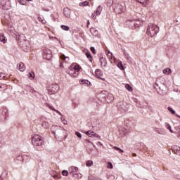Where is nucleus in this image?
I'll return each mask as SVG.
<instances>
[{
    "mask_svg": "<svg viewBox=\"0 0 180 180\" xmlns=\"http://www.w3.org/2000/svg\"><path fill=\"white\" fill-rule=\"evenodd\" d=\"M2 115H3V116H6V117H8V116H9V112L8 111V108H4L3 109Z\"/></svg>",
    "mask_w": 180,
    "mask_h": 180,
    "instance_id": "393cba45",
    "label": "nucleus"
},
{
    "mask_svg": "<svg viewBox=\"0 0 180 180\" xmlns=\"http://www.w3.org/2000/svg\"><path fill=\"white\" fill-rule=\"evenodd\" d=\"M44 106H46V108H49V109H51V110H53V112H56V113H58V115H60V116H63V114H61L60 112V111L56 110V108H54V107L47 103H46L44 104Z\"/></svg>",
    "mask_w": 180,
    "mask_h": 180,
    "instance_id": "4468645a",
    "label": "nucleus"
},
{
    "mask_svg": "<svg viewBox=\"0 0 180 180\" xmlns=\"http://www.w3.org/2000/svg\"><path fill=\"white\" fill-rule=\"evenodd\" d=\"M69 174L72 175V176H75V175H78L79 169L77 167L72 166L68 168Z\"/></svg>",
    "mask_w": 180,
    "mask_h": 180,
    "instance_id": "9d476101",
    "label": "nucleus"
},
{
    "mask_svg": "<svg viewBox=\"0 0 180 180\" xmlns=\"http://www.w3.org/2000/svg\"><path fill=\"white\" fill-rule=\"evenodd\" d=\"M108 165H110L109 168H111V169L113 168V165H112V162H109Z\"/></svg>",
    "mask_w": 180,
    "mask_h": 180,
    "instance_id": "6e6d98bb",
    "label": "nucleus"
},
{
    "mask_svg": "<svg viewBox=\"0 0 180 180\" xmlns=\"http://www.w3.org/2000/svg\"><path fill=\"white\" fill-rule=\"evenodd\" d=\"M77 72H73L74 75H77V77L78 76V73L77 74Z\"/></svg>",
    "mask_w": 180,
    "mask_h": 180,
    "instance_id": "4d7b16f0",
    "label": "nucleus"
},
{
    "mask_svg": "<svg viewBox=\"0 0 180 180\" xmlns=\"http://www.w3.org/2000/svg\"><path fill=\"white\" fill-rule=\"evenodd\" d=\"M65 58H67L65 57V55H61V56H60V59H61V60H65Z\"/></svg>",
    "mask_w": 180,
    "mask_h": 180,
    "instance_id": "603ef678",
    "label": "nucleus"
},
{
    "mask_svg": "<svg viewBox=\"0 0 180 180\" xmlns=\"http://www.w3.org/2000/svg\"><path fill=\"white\" fill-rule=\"evenodd\" d=\"M42 127L47 128L49 127V123L46 121H43L41 123Z\"/></svg>",
    "mask_w": 180,
    "mask_h": 180,
    "instance_id": "c9c22d12",
    "label": "nucleus"
},
{
    "mask_svg": "<svg viewBox=\"0 0 180 180\" xmlns=\"http://www.w3.org/2000/svg\"><path fill=\"white\" fill-rule=\"evenodd\" d=\"M90 50L91 53L96 54V50L95 49V47L94 46L90 47Z\"/></svg>",
    "mask_w": 180,
    "mask_h": 180,
    "instance_id": "79ce46f5",
    "label": "nucleus"
},
{
    "mask_svg": "<svg viewBox=\"0 0 180 180\" xmlns=\"http://www.w3.org/2000/svg\"><path fill=\"white\" fill-rule=\"evenodd\" d=\"M102 6H98L96 11V15L98 16L102 12Z\"/></svg>",
    "mask_w": 180,
    "mask_h": 180,
    "instance_id": "a878e982",
    "label": "nucleus"
},
{
    "mask_svg": "<svg viewBox=\"0 0 180 180\" xmlns=\"http://www.w3.org/2000/svg\"><path fill=\"white\" fill-rule=\"evenodd\" d=\"M12 37H14V39H15V40H18V41H20V35H19V33L14 32V33L12 34Z\"/></svg>",
    "mask_w": 180,
    "mask_h": 180,
    "instance_id": "5701e85b",
    "label": "nucleus"
},
{
    "mask_svg": "<svg viewBox=\"0 0 180 180\" xmlns=\"http://www.w3.org/2000/svg\"><path fill=\"white\" fill-rule=\"evenodd\" d=\"M5 77H6L5 73H3V72L0 73V80L4 79Z\"/></svg>",
    "mask_w": 180,
    "mask_h": 180,
    "instance_id": "37998d69",
    "label": "nucleus"
},
{
    "mask_svg": "<svg viewBox=\"0 0 180 180\" xmlns=\"http://www.w3.org/2000/svg\"><path fill=\"white\" fill-rule=\"evenodd\" d=\"M34 77H35V75H34V72H31L28 73V78L30 79H32V80L34 79Z\"/></svg>",
    "mask_w": 180,
    "mask_h": 180,
    "instance_id": "bb28decb",
    "label": "nucleus"
},
{
    "mask_svg": "<svg viewBox=\"0 0 180 180\" xmlns=\"http://www.w3.org/2000/svg\"><path fill=\"white\" fill-rule=\"evenodd\" d=\"M125 88H126V89H127V91H129V92H131V91H133V88L129 84H127L125 85Z\"/></svg>",
    "mask_w": 180,
    "mask_h": 180,
    "instance_id": "473e14b6",
    "label": "nucleus"
},
{
    "mask_svg": "<svg viewBox=\"0 0 180 180\" xmlns=\"http://www.w3.org/2000/svg\"><path fill=\"white\" fill-rule=\"evenodd\" d=\"M51 176L53 177V179H55L56 180L57 179H60V175L57 173V172H53L51 174Z\"/></svg>",
    "mask_w": 180,
    "mask_h": 180,
    "instance_id": "4be33fe9",
    "label": "nucleus"
},
{
    "mask_svg": "<svg viewBox=\"0 0 180 180\" xmlns=\"http://www.w3.org/2000/svg\"><path fill=\"white\" fill-rule=\"evenodd\" d=\"M66 72H67V74L70 75V77H72V78L77 77V75H74V71L70 70V68L66 70Z\"/></svg>",
    "mask_w": 180,
    "mask_h": 180,
    "instance_id": "aec40b11",
    "label": "nucleus"
},
{
    "mask_svg": "<svg viewBox=\"0 0 180 180\" xmlns=\"http://www.w3.org/2000/svg\"><path fill=\"white\" fill-rule=\"evenodd\" d=\"M17 160H22V161L25 160V155L24 156H18Z\"/></svg>",
    "mask_w": 180,
    "mask_h": 180,
    "instance_id": "de8ad7c7",
    "label": "nucleus"
},
{
    "mask_svg": "<svg viewBox=\"0 0 180 180\" xmlns=\"http://www.w3.org/2000/svg\"><path fill=\"white\" fill-rule=\"evenodd\" d=\"M96 13H94L91 14L92 19H94V20L96 19Z\"/></svg>",
    "mask_w": 180,
    "mask_h": 180,
    "instance_id": "09e8293b",
    "label": "nucleus"
},
{
    "mask_svg": "<svg viewBox=\"0 0 180 180\" xmlns=\"http://www.w3.org/2000/svg\"><path fill=\"white\" fill-rule=\"evenodd\" d=\"M114 150H117V151H120V153H124L123 150L120 149V148H117V146H115Z\"/></svg>",
    "mask_w": 180,
    "mask_h": 180,
    "instance_id": "a18cd8bd",
    "label": "nucleus"
},
{
    "mask_svg": "<svg viewBox=\"0 0 180 180\" xmlns=\"http://www.w3.org/2000/svg\"><path fill=\"white\" fill-rule=\"evenodd\" d=\"M32 143L35 147H40L43 146V138L39 135H34L32 137Z\"/></svg>",
    "mask_w": 180,
    "mask_h": 180,
    "instance_id": "39448f33",
    "label": "nucleus"
},
{
    "mask_svg": "<svg viewBox=\"0 0 180 180\" xmlns=\"http://www.w3.org/2000/svg\"><path fill=\"white\" fill-rule=\"evenodd\" d=\"M63 15L65 18H70V16H71V10L68 8H65L63 9Z\"/></svg>",
    "mask_w": 180,
    "mask_h": 180,
    "instance_id": "dca6fc26",
    "label": "nucleus"
},
{
    "mask_svg": "<svg viewBox=\"0 0 180 180\" xmlns=\"http://www.w3.org/2000/svg\"><path fill=\"white\" fill-rule=\"evenodd\" d=\"M110 53V51H108V54Z\"/></svg>",
    "mask_w": 180,
    "mask_h": 180,
    "instance_id": "69168bd1",
    "label": "nucleus"
},
{
    "mask_svg": "<svg viewBox=\"0 0 180 180\" xmlns=\"http://www.w3.org/2000/svg\"><path fill=\"white\" fill-rule=\"evenodd\" d=\"M111 56H113V53H110Z\"/></svg>",
    "mask_w": 180,
    "mask_h": 180,
    "instance_id": "0e129e2a",
    "label": "nucleus"
},
{
    "mask_svg": "<svg viewBox=\"0 0 180 180\" xmlns=\"http://www.w3.org/2000/svg\"><path fill=\"white\" fill-rule=\"evenodd\" d=\"M117 109L122 113L124 112H127L129 110V108L127 107V103L126 102H120L117 104Z\"/></svg>",
    "mask_w": 180,
    "mask_h": 180,
    "instance_id": "423d86ee",
    "label": "nucleus"
},
{
    "mask_svg": "<svg viewBox=\"0 0 180 180\" xmlns=\"http://www.w3.org/2000/svg\"><path fill=\"white\" fill-rule=\"evenodd\" d=\"M117 67H118V68H120V70H124V68L123 67V64H122V62H120L117 64Z\"/></svg>",
    "mask_w": 180,
    "mask_h": 180,
    "instance_id": "ea45409f",
    "label": "nucleus"
},
{
    "mask_svg": "<svg viewBox=\"0 0 180 180\" xmlns=\"http://www.w3.org/2000/svg\"><path fill=\"white\" fill-rule=\"evenodd\" d=\"M91 131H88L86 132V135L89 136V137H91Z\"/></svg>",
    "mask_w": 180,
    "mask_h": 180,
    "instance_id": "3c124183",
    "label": "nucleus"
},
{
    "mask_svg": "<svg viewBox=\"0 0 180 180\" xmlns=\"http://www.w3.org/2000/svg\"><path fill=\"white\" fill-rule=\"evenodd\" d=\"M30 92H32V94H34V95H37V91H34V89H31V90H30Z\"/></svg>",
    "mask_w": 180,
    "mask_h": 180,
    "instance_id": "49530a36",
    "label": "nucleus"
},
{
    "mask_svg": "<svg viewBox=\"0 0 180 180\" xmlns=\"http://www.w3.org/2000/svg\"><path fill=\"white\" fill-rule=\"evenodd\" d=\"M76 136L79 138V139H82V135L81 134V133L76 131L75 132Z\"/></svg>",
    "mask_w": 180,
    "mask_h": 180,
    "instance_id": "c03bdc74",
    "label": "nucleus"
},
{
    "mask_svg": "<svg viewBox=\"0 0 180 180\" xmlns=\"http://www.w3.org/2000/svg\"><path fill=\"white\" fill-rule=\"evenodd\" d=\"M0 41H1V43H6V41H8V39H6V37H5V35L4 34H0Z\"/></svg>",
    "mask_w": 180,
    "mask_h": 180,
    "instance_id": "b1692460",
    "label": "nucleus"
},
{
    "mask_svg": "<svg viewBox=\"0 0 180 180\" xmlns=\"http://www.w3.org/2000/svg\"><path fill=\"white\" fill-rule=\"evenodd\" d=\"M0 4L3 6V9L6 11L11 9V0H0Z\"/></svg>",
    "mask_w": 180,
    "mask_h": 180,
    "instance_id": "1a4fd4ad",
    "label": "nucleus"
},
{
    "mask_svg": "<svg viewBox=\"0 0 180 180\" xmlns=\"http://www.w3.org/2000/svg\"><path fill=\"white\" fill-rule=\"evenodd\" d=\"M115 13H122L124 12V7L123 6L118 4L114 9Z\"/></svg>",
    "mask_w": 180,
    "mask_h": 180,
    "instance_id": "9b49d317",
    "label": "nucleus"
},
{
    "mask_svg": "<svg viewBox=\"0 0 180 180\" xmlns=\"http://www.w3.org/2000/svg\"><path fill=\"white\" fill-rule=\"evenodd\" d=\"M18 70H19V71H21L22 72H23V71H25V70H26V67H25V64L23 63H19Z\"/></svg>",
    "mask_w": 180,
    "mask_h": 180,
    "instance_id": "412c9836",
    "label": "nucleus"
},
{
    "mask_svg": "<svg viewBox=\"0 0 180 180\" xmlns=\"http://www.w3.org/2000/svg\"><path fill=\"white\" fill-rule=\"evenodd\" d=\"M90 32L93 36H95V37H98V36H99V32L95 27H91L90 29Z\"/></svg>",
    "mask_w": 180,
    "mask_h": 180,
    "instance_id": "f3484780",
    "label": "nucleus"
},
{
    "mask_svg": "<svg viewBox=\"0 0 180 180\" xmlns=\"http://www.w3.org/2000/svg\"><path fill=\"white\" fill-rule=\"evenodd\" d=\"M163 74H165L166 75H169V74H171V69L166 68L163 70Z\"/></svg>",
    "mask_w": 180,
    "mask_h": 180,
    "instance_id": "cd10ccee",
    "label": "nucleus"
},
{
    "mask_svg": "<svg viewBox=\"0 0 180 180\" xmlns=\"http://www.w3.org/2000/svg\"><path fill=\"white\" fill-rule=\"evenodd\" d=\"M125 56H126L127 60H128V61H129V63H131V61H133V59L131 58V57H130V56H129V54L125 53Z\"/></svg>",
    "mask_w": 180,
    "mask_h": 180,
    "instance_id": "e433bc0d",
    "label": "nucleus"
},
{
    "mask_svg": "<svg viewBox=\"0 0 180 180\" xmlns=\"http://www.w3.org/2000/svg\"><path fill=\"white\" fill-rule=\"evenodd\" d=\"M60 27L63 30H65V32H68V30H70V27L67 25H61Z\"/></svg>",
    "mask_w": 180,
    "mask_h": 180,
    "instance_id": "72a5a7b5",
    "label": "nucleus"
},
{
    "mask_svg": "<svg viewBox=\"0 0 180 180\" xmlns=\"http://www.w3.org/2000/svg\"><path fill=\"white\" fill-rule=\"evenodd\" d=\"M166 127L168 129V130H169V129H171V125H169L168 123H166Z\"/></svg>",
    "mask_w": 180,
    "mask_h": 180,
    "instance_id": "864d4df0",
    "label": "nucleus"
},
{
    "mask_svg": "<svg viewBox=\"0 0 180 180\" xmlns=\"http://www.w3.org/2000/svg\"><path fill=\"white\" fill-rule=\"evenodd\" d=\"M79 82L82 85H85L86 84L88 86H89V85H91V82H89L86 79H80Z\"/></svg>",
    "mask_w": 180,
    "mask_h": 180,
    "instance_id": "a211bd4d",
    "label": "nucleus"
},
{
    "mask_svg": "<svg viewBox=\"0 0 180 180\" xmlns=\"http://www.w3.org/2000/svg\"><path fill=\"white\" fill-rule=\"evenodd\" d=\"M136 155H136V153H132V156H133V157H136Z\"/></svg>",
    "mask_w": 180,
    "mask_h": 180,
    "instance_id": "13d9d810",
    "label": "nucleus"
},
{
    "mask_svg": "<svg viewBox=\"0 0 180 180\" xmlns=\"http://www.w3.org/2000/svg\"><path fill=\"white\" fill-rule=\"evenodd\" d=\"M95 74L96 76V78H99V79H102L103 81H105V79H103L102 77H103V72H102V70L100 69H96L95 71Z\"/></svg>",
    "mask_w": 180,
    "mask_h": 180,
    "instance_id": "f8f14e48",
    "label": "nucleus"
},
{
    "mask_svg": "<svg viewBox=\"0 0 180 180\" xmlns=\"http://www.w3.org/2000/svg\"><path fill=\"white\" fill-rule=\"evenodd\" d=\"M5 84H0V88H2Z\"/></svg>",
    "mask_w": 180,
    "mask_h": 180,
    "instance_id": "680f3d73",
    "label": "nucleus"
},
{
    "mask_svg": "<svg viewBox=\"0 0 180 180\" xmlns=\"http://www.w3.org/2000/svg\"><path fill=\"white\" fill-rule=\"evenodd\" d=\"M86 56L90 61H92V55H91V52L89 51L86 52Z\"/></svg>",
    "mask_w": 180,
    "mask_h": 180,
    "instance_id": "2f4dec72",
    "label": "nucleus"
},
{
    "mask_svg": "<svg viewBox=\"0 0 180 180\" xmlns=\"http://www.w3.org/2000/svg\"><path fill=\"white\" fill-rule=\"evenodd\" d=\"M98 96L99 98H103V99H106V96H107L108 98H110V102H112L113 99H115L113 98V95L108 94L107 91H101V94L98 95Z\"/></svg>",
    "mask_w": 180,
    "mask_h": 180,
    "instance_id": "0eeeda50",
    "label": "nucleus"
},
{
    "mask_svg": "<svg viewBox=\"0 0 180 180\" xmlns=\"http://www.w3.org/2000/svg\"><path fill=\"white\" fill-rule=\"evenodd\" d=\"M143 22L141 20H129L127 21V25L131 29H137L140 26H143Z\"/></svg>",
    "mask_w": 180,
    "mask_h": 180,
    "instance_id": "7ed1b4c3",
    "label": "nucleus"
},
{
    "mask_svg": "<svg viewBox=\"0 0 180 180\" xmlns=\"http://www.w3.org/2000/svg\"><path fill=\"white\" fill-rule=\"evenodd\" d=\"M154 89L158 92V94H164L165 90V84L161 82V79H158L154 85Z\"/></svg>",
    "mask_w": 180,
    "mask_h": 180,
    "instance_id": "20e7f679",
    "label": "nucleus"
},
{
    "mask_svg": "<svg viewBox=\"0 0 180 180\" xmlns=\"http://www.w3.org/2000/svg\"><path fill=\"white\" fill-rule=\"evenodd\" d=\"M179 117L180 118V116H179Z\"/></svg>",
    "mask_w": 180,
    "mask_h": 180,
    "instance_id": "774afa93",
    "label": "nucleus"
},
{
    "mask_svg": "<svg viewBox=\"0 0 180 180\" xmlns=\"http://www.w3.org/2000/svg\"><path fill=\"white\" fill-rule=\"evenodd\" d=\"M90 137H96V139H99L101 136L99 134L95 133L94 131H91Z\"/></svg>",
    "mask_w": 180,
    "mask_h": 180,
    "instance_id": "c85d7f7f",
    "label": "nucleus"
},
{
    "mask_svg": "<svg viewBox=\"0 0 180 180\" xmlns=\"http://www.w3.org/2000/svg\"><path fill=\"white\" fill-rule=\"evenodd\" d=\"M169 130H170L171 133H174V131L171 128Z\"/></svg>",
    "mask_w": 180,
    "mask_h": 180,
    "instance_id": "052dcab7",
    "label": "nucleus"
},
{
    "mask_svg": "<svg viewBox=\"0 0 180 180\" xmlns=\"http://www.w3.org/2000/svg\"><path fill=\"white\" fill-rule=\"evenodd\" d=\"M61 120L63 121V124H67V120H65V119L61 117Z\"/></svg>",
    "mask_w": 180,
    "mask_h": 180,
    "instance_id": "8fccbe9b",
    "label": "nucleus"
},
{
    "mask_svg": "<svg viewBox=\"0 0 180 180\" xmlns=\"http://www.w3.org/2000/svg\"><path fill=\"white\" fill-rule=\"evenodd\" d=\"M88 5H89V2H88V1L79 3V6H88Z\"/></svg>",
    "mask_w": 180,
    "mask_h": 180,
    "instance_id": "7c9ffc66",
    "label": "nucleus"
},
{
    "mask_svg": "<svg viewBox=\"0 0 180 180\" xmlns=\"http://www.w3.org/2000/svg\"><path fill=\"white\" fill-rule=\"evenodd\" d=\"M69 70L71 71H74V72H79V70H81V66L79 65H76L74 67L70 66L69 67Z\"/></svg>",
    "mask_w": 180,
    "mask_h": 180,
    "instance_id": "2eb2a0df",
    "label": "nucleus"
},
{
    "mask_svg": "<svg viewBox=\"0 0 180 180\" xmlns=\"http://www.w3.org/2000/svg\"><path fill=\"white\" fill-rule=\"evenodd\" d=\"M168 111L171 112L172 115H175V110H174V109H172V108L168 107Z\"/></svg>",
    "mask_w": 180,
    "mask_h": 180,
    "instance_id": "a19ab883",
    "label": "nucleus"
},
{
    "mask_svg": "<svg viewBox=\"0 0 180 180\" xmlns=\"http://www.w3.org/2000/svg\"><path fill=\"white\" fill-rule=\"evenodd\" d=\"M27 1H32V0H27Z\"/></svg>",
    "mask_w": 180,
    "mask_h": 180,
    "instance_id": "338daca9",
    "label": "nucleus"
},
{
    "mask_svg": "<svg viewBox=\"0 0 180 180\" xmlns=\"http://www.w3.org/2000/svg\"><path fill=\"white\" fill-rule=\"evenodd\" d=\"M63 67V63H60V68H62Z\"/></svg>",
    "mask_w": 180,
    "mask_h": 180,
    "instance_id": "bf43d9fd",
    "label": "nucleus"
},
{
    "mask_svg": "<svg viewBox=\"0 0 180 180\" xmlns=\"http://www.w3.org/2000/svg\"><path fill=\"white\" fill-rule=\"evenodd\" d=\"M107 5L108 6H112L113 5V0H108L107 1Z\"/></svg>",
    "mask_w": 180,
    "mask_h": 180,
    "instance_id": "4c0bfd02",
    "label": "nucleus"
},
{
    "mask_svg": "<svg viewBox=\"0 0 180 180\" xmlns=\"http://www.w3.org/2000/svg\"><path fill=\"white\" fill-rule=\"evenodd\" d=\"M136 2H139V4H143V6H147V1L148 0H136Z\"/></svg>",
    "mask_w": 180,
    "mask_h": 180,
    "instance_id": "c756f323",
    "label": "nucleus"
},
{
    "mask_svg": "<svg viewBox=\"0 0 180 180\" xmlns=\"http://www.w3.org/2000/svg\"><path fill=\"white\" fill-rule=\"evenodd\" d=\"M86 167H92L94 165V162L92 160H89L86 163Z\"/></svg>",
    "mask_w": 180,
    "mask_h": 180,
    "instance_id": "f704fd0d",
    "label": "nucleus"
},
{
    "mask_svg": "<svg viewBox=\"0 0 180 180\" xmlns=\"http://www.w3.org/2000/svg\"><path fill=\"white\" fill-rule=\"evenodd\" d=\"M44 57L46 58V60H51V51H48L47 52H44Z\"/></svg>",
    "mask_w": 180,
    "mask_h": 180,
    "instance_id": "6ab92c4d",
    "label": "nucleus"
},
{
    "mask_svg": "<svg viewBox=\"0 0 180 180\" xmlns=\"http://www.w3.org/2000/svg\"><path fill=\"white\" fill-rule=\"evenodd\" d=\"M19 43L22 50L27 53V51H29L30 49V42L26 39L25 34H20Z\"/></svg>",
    "mask_w": 180,
    "mask_h": 180,
    "instance_id": "f257e3e1",
    "label": "nucleus"
},
{
    "mask_svg": "<svg viewBox=\"0 0 180 180\" xmlns=\"http://www.w3.org/2000/svg\"><path fill=\"white\" fill-rule=\"evenodd\" d=\"M99 63L101 68H103V67H106V65H108V61L106 60L105 58L101 57L99 59Z\"/></svg>",
    "mask_w": 180,
    "mask_h": 180,
    "instance_id": "ddd939ff",
    "label": "nucleus"
},
{
    "mask_svg": "<svg viewBox=\"0 0 180 180\" xmlns=\"http://www.w3.org/2000/svg\"><path fill=\"white\" fill-rule=\"evenodd\" d=\"M159 30L160 28L157 25L150 23L148 26L146 33L150 37H154L158 33Z\"/></svg>",
    "mask_w": 180,
    "mask_h": 180,
    "instance_id": "f03ea898",
    "label": "nucleus"
},
{
    "mask_svg": "<svg viewBox=\"0 0 180 180\" xmlns=\"http://www.w3.org/2000/svg\"><path fill=\"white\" fill-rule=\"evenodd\" d=\"M58 89H60V86H58V84H51L49 89V94L51 95H54V94L58 92Z\"/></svg>",
    "mask_w": 180,
    "mask_h": 180,
    "instance_id": "6e6552de",
    "label": "nucleus"
},
{
    "mask_svg": "<svg viewBox=\"0 0 180 180\" xmlns=\"http://www.w3.org/2000/svg\"><path fill=\"white\" fill-rule=\"evenodd\" d=\"M140 108H144L145 107H144V105H141Z\"/></svg>",
    "mask_w": 180,
    "mask_h": 180,
    "instance_id": "e2e57ef3",
    "label": "nucleus"
},
{
    "mask_svg": "<svg viewBox=\"0 0 180 180\" xmlns=\"http://www.w3.org/2000/svg\"><path fill=\"white\" fill-rule=\"evenodd\" d=\"M174 150H176V151H180V147L179 146H175Z\"/></svg>",
    "mask_w": 180,
    "mask_h": 180,
    "instance_id": "5fc2aeb1",
    "label": "nucleus"
},
{
    "mask_svg": "<svg viewBox=\"0 0 180 180\" xmlns=\"http://www.w3.org/2000/svg\"><path fill=\"white\" fill-rule=\"evenodd\" d=\"M68 172H70L67 171V170H63L62 171V175H63V176H68Z\"/></svg>",
    "mask_w": 180,
    "mask_h": 180,
    "instance_id": "58836bf2",
    "label": "nucleus"
}]
</instances>
